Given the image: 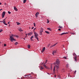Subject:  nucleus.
<instances>
[{"mask_svg": "<svg viewBox=\"0 0 79 79\" xmlns=\"http://www.w3.org/2000/svg\"><path fill=\"white\" fill-rule=\"evenodd\" d=\"M13 37H17V38H18V37H19V36L18 35L12 34L10 36V41H11V42H13V41H16V40Z\"/></svg>", "mask_w": 79, "mask_h": 79, "instance_id": "f257e3e1", "label": "nucleus"}, {"mask_svg": "<svg viewBox=\"0 0 79 79\" xmlns=\"http://www.w3.org/2000/svg\"><path fill=\"white\" fill-rule=\"evenodd\" d=\"M34 33L35 34V37L37 39V40L39 41V38H38V34L35 31H34Z\"/></svg>", "mask_w": 79, "mask_h": 79, "instance_id": "f03ea898", "label": "nucleus"}, {"mask_svg": "<svg viewBox=\"0 0 79 79\" xmlns=\"http://www.w3.org/2000/svg\"><path fill=\"white\" fill-rule=\"evenodd\" d=\"M43 31H44V29H43V28H40V33L41 35H42V32H43Z\"/></svg>", "mask_w": 79, "mask_h": 79, "instance_id": "7ed1b4c3", "label": "nucleus"}, {"mask_svg": "<svg viewBox=\"0 0 79 79\" xmlns=\"http://www.w3.org/2000/svg\"><path fill=\"white\" fill-rule=\"evenodd\" d=\"M55 68H56L57 69H58L59 68V66L57 65H56L54 66L53 69L54 73H55Z\"/></svg>", "mask_w": 79, "mask_h": 79, "instance_id": "20e7f679", "label": "nucleus"}, {"mask_svg": "<svg viewBox=\"0 0 79 79\" xmlns=\"http://www.w3.org/2000/svg\"><path fill=\"white\" fill-rule=\"evenodd\" d=\"M56 64L57 65H59L60 64V60H59V59H57L56 61Z\"/></svg>", "mask_w": 79, "mask_h": 79, "instance_id": "39448f33", "label": "nucleus"}, {"mask_svg": "<svg viewBox=\"0 0 79 79\" xmlns=\"http://www.w3.org/2000/svg\"><path fill=\"white\" fill-rule=\"evenodd\" d=\"M5 13L6 12L5 11H4L2 12V17L3 18L5 16Z\"/></svg>", "mask_w": 79, "mask_h": 79, "instance_id": "423d86ee", "label": "nucleus"}, {"mask_svg": "<svg viewBox=\"0 0 79 79\" xmlns=\"http://www.w3.org/2000/svg\"><path fill=\"white\" fill-rule=\"evenodd\" d=\"M14 10L16 11H18V10L17 9V8H16V6H14Z\"/></svg>", "mask_w": 79, "mask_h": 79, "instance_id": "0eeeda50", "label": "nucleus"}, {"mask_svg": "<svg viewBox=\"0 0 79 79\" xmlns=\"http://www.w3.org/2000/svg\"><path fill=\"white\" fill-rule=\"evenodd\" d=\"M56 51H52V55H56Z\"/></svg>", "mask_w": 79, "mask_h": 79, "instance_id": "6e6552de", "label": "nucleus"}, {"mask_svg": "<svg viewBox=\"0 0 79 79\" xmlns=\"http://www.w3.org/2000/svg\"><path fill=\"white\" fill-rule=\"evenodd\" d=\"M3 24H5V25H6V26H7V25H8L6 23L5 20H3Z\"/></svg>", "mask_w": 79, "mask_h": 79, "instance_id": "1a4fd4ad", "label": "nucleus"}, {"mask_svg": "<svg viewBox=\"0 0 79 79\" xmlns=\"http://www.w3.org/2000/svg\"><path fill=\"white\" fill-rule=\"evenodd\" d=\"M27 34L28 36L31 35L32 34V32H31L28 33Z\"/></svg>", "mask_w": 79, "mask_h": 79, "instance_id": "9d476101", "label": "nucleus"}, {"mask_svg": "<svg viewBox=\"0 0 79 79\" xmlns=\"http://www.w3.org/2000/svg\"><path fill=\"white\" fill-rule=\"evenodd\" d=\"M68 34V32H66V33H61V34H60L61 35H64V34Z\"/></svg>", "mask_w": 79, "mask_h": 79, "instance_id": "9b49d317", "label": "nucleus"}, {"mask_svg": "<svg viewBox=\"0 0 79 79\" xmlns=\"http://www.w3.org/2000/svg\"><path fill=\"white\" fill-rule=\"evenodd\" d=\"M43 66H44V67H45V68H46V69H48V67L46 66V65L45 64L43 65Z\"/></svg>", "mask_w": 79, "mask_h": 79, "instance_id": "f8f14e48", "label": "nucleus"}, {"mask_svg": "<svg viewBox=\"0 0 79 79\" xmlns=\"http://www.w3.org/2000/svg\"><path fill=\"white\" fill-rule=\"evenodd\" d=\"M74 59H75V61H77V56L74 57Z\"/></svg>", "mask_w": 79, "mask_h": 79, "instance_id": "ddd939ff", "label": "nucleus"}, {"mask_svg": "<svg viewBox=\"0 0 79 79\" xmlns=\"http://www.w3.org/2000/svg\"><path fill=\"white\" fill-rule=\"evenodd\" d=\"M47 30L50 31H52V29H50V28H48Z\"/></svg>", "mask_w": 79, "mask_h": 79, "instance_id": "4468645a", "label": "nucleus"}, {"mask_svg": "<svg viewBox=\"0 0 79 79\" xmlns=\"http://www.w3.org/2000/svg\"><path fill=\"white\" fill-rule=\"evenodd\" d=\"M73 56H74L75 57H76V56H77L76 54V53H74L73 54Z\"/></svg>", "mask_w": 79, "mask_h": 79, "instance_id": "2eb2a0df", "label": "nucleus"}, {"mask_svg": "<svg viewBox=\"0 0 79 79\" xmlns=\"http://www.w3.org/2000/svg\"><path fill=\"white\" fill-rule=\"evenodd\" d=\"M32 38H34V36H32L31 37L30 39L31 40H32Z\"/></svg>", "mask_w": 79, "mask_h": 79, "instance_id": "dca6fc26", "label": "nucleus"}, {"mask_svg": "<svg viewBox=\"0 0 79 79\" xmlns=\"http://www.w3.org/2000/svg\"><path fill=\"white\" fill-rule=\"evenodd\" d=\"M45 32H46V34H50V32H48V31H45Z\"/></svg>", "mask_w": 79, "mask_h": 79, "instance_id": "f3484780", "label": "nucleus"}, {"mask_svg": "<svg viewBox=\"0 0 79 79\" xmlns=\"http://www.w3.org/2000/svg\"><path fill=\"white\" fill-rule=\"evenodd\" d=\"M35 15H39V13L38 12H37L36 13V14H35Z\"/></svg>", "mask_w": 79, "mask_h": 79, "instance_id": "a211bd4d", "label": "nucleus"}, {"mask_svg": "<svg viewBox=\"0 0 79 79\" xmlns=\"http://www.w3.org/2000/svg\"><path fill=\"white\" fill-rule=\"evenodd\" d=\"M58 43H56L54 45H53L52 46V47H54V46H55V45H56Z\"/></svg>", "mask_w": 79, "mask_h": 79, "instance_id": "6ab92c4d", "label": "nucleus"}, {"mask_svg": "<svg viewBox=\"0 0 79 79\" xmlns=\"http://www.w3.org/2000/svg\"><path fill=\"white\" fill-rule=\"evenodd\" d=\"M16 23L17 24V25H19V24H20V23L19 22H17Z\"/></svg>", "mask_w": 79, "mask_h": 79, "instance_id": "aec40b11", "label": "nucleus"}, {"mask_svg": "<svg viewBox=\"0 0 79 79\" xmlns=\"http://www.w3.org/2000/svg\"><path fill=\"white\" fill-rule=\"evenodd\" d=\"M27 0H23V3H25L26 2V1Z\"/></svg>", "mask_w": 79, "mask_h": 79, "instance_id": "412c9836", "label": "nucleus"}, {"mask_svg": "<svg viewBox=\"0 0 79 79\" xmlns=\"http://www.w3.org/2000/svg\"><path fill=\"white\" fill-rule=\"evenodd\" d=\"M30 46H30V45L28 44V48H30Z\"/></svg>", "mask_w": 79, "mask_h": 79, "instance_id": "4be33fe9", "label": "nucleus"}, {"mask_svg": "<svg viewBox=\"0 0 79 79\" xmlns=\"http://www.w3.org/2000/svg\"><path fill=\"white\" fill-rule=\"evenodd\" d=\"M47 23H50V21H49V20H48V19H47Z\"/></svg>", "mask_w": 79, "mask_h": 79, "instance_id": "5701e85b", "label": "nucleus"}, {"mask_svg": "<svg viewBox=\"0 0 79 79\" xmlns=\"http://www.w3.org/2000/svg\"><path fill=\"white\" fill-rule=\"evenodd\" d=\"M40 68L41 69H44V67H43L41 66Z\"/></svg>", "mask_w": 79, "mask_h": 79, "instance_id": "b1692460", "label": "nucleus"}, {"mask_svg": "<svg viewBox=\"0 0 79 79\" xmlns=\"http://www.w3.org/2000/svg\"><path fill=\"white\" fill-rule=\"evenodd\" d=\"M15 45H17V44H18V43L16 42V43H15Z\"/></svg>", "mask_w": 79, "mask_h": 79, "instance_id": "393cba45", "label": "nucleus"}, {"mask_svg": "<svg viewBox=\"0 0 79 79\" xmlns=\"http://www.w3.org/2000/svg\"><path fill=\"white\" fill-rule=\"evenodd\" d=\"M66 67H67V68H69V66L68 64H67V65H66Z\"/></svg>", "mask_w": 79, "mask_h": 79, "instance_id": "a878e982", "label": "nucleus"}, {"mask_svg": "<svg viewBox=\"0 0 79 79\" xmlns=\"http://www.w3.org/2000/svg\"><path fill=\"white\" fill-rule=\"evenodd\" d=\"M45 50V48H44L43 49V50L44 51V50Z\"/></svg>", "mask_w": 79, "mask_h": 79, "instance_id": "bb28decb", "label": "nucleus"}, {"mask_svg": "<svg viewBox=\"0 0 79 79\" xmlns=\"http://www.w3.org/2000/svg\"><path fill=\"white\" fill-rule=\"evenodd\" d=\"M8 13H9V14H11V12H10L9 11H8Z\"/></svg>", "mask_w": 79, "mask_h": 79, "instance_id": "cd10ccee", "label": "nucleus"}, {"mask_svg": "<svg viewBox=\"0 0 79 79\" xmlns=\"http://www.w3.org/2000/svg\"><path fill=\"white\" fill-rule=\"evenodd\" d=\"M21 79H24V77H22L21 78Z\"/></svg>", "mask_w": 79, "mask_h": 79, "instance_id": "c85d7f7f", "label": "nucleus"}, {"mask_svg": "<svg viewBox=\"0 0 79 79\" xmlns=\"http://www.w3.org/2000/svg\"><path fill=\"white\" fill-rule=\"evenodd\" d=\"M19 31L20 32H21V31H23V30H21V29H19Z\"/></svg>", "mask_w": 79, "mask_h": 79, "instance_id": "c756f323", "label": "nucleus"}, {"mask_svg": "<svg viewBox=\"0 0 79 79\" xmlns=\"http://www.w3.org/2000/svg\"><path fill=\"white\" fill-rule=\"evenodd\" d=\"M3 31V30L2 29L0 30V32H2Z\"/></svg>", "mask_w": 79, "mask_h": 79, "instance_id": "7c9ffc66", "label": "nucleus"}, {"mask_svg": "<svg viewBox=\"0 0 79 79\" xmlns=\"http://www.w3.org/2000/svg\"><path fill=\"white\" fill-rule=\"evenodd\" d=\"M33 24H34V26H35V23H34Z\"/></svg>", "mask_w": 79, "mask_h": 79, "instance_id": "2f4dec72", "label": "nucleus"}, {"mask_svg": "<svg viewBox=\"0 0 79 79\" xmlns=\"http://www.w3.org/2000/svg\"><path fill=\"white\" fill-rule=\"evenodd\" d=\"M50 44H49L48 45V47H49V46H50Z\"/></svg>", "mask_w": 79, "mask_h": 79, "instance_id": "473e14b6", "label": "nucleus"}, {"mask_svg": "<svg viewBox=\"0 0 79 79\" xmlns=\"http://www.w3.org/2000/svg\"><path fill=\"white\" fill-rule=\"evenodd\" d=\"M35 15V16L36 18H37V16H38L37 15Z\"/></svg>", "mask_w": 79, "mask_h": 79, "instance_id": "72a5a7b5", "label": "nucleus"}, {"mask_svg": "<svg viewBox=\"0 0 79 79\" xmlns=\"http://www.w3.org/2000/svg\"><path fill=\"white\" fill-rule=\"evenodd\" d=\"M4 46L5 47L6 46V44H4Z\"/></svg>", "mask_w": 79, "mask_h": 79, "instance_id": "f704fd0d", "label": "nucleus"}, {"mask_svg": "<svg viewBox=\"0 0 79 79\" xmlns=\"http://www.w3.org/2000/svg\"><path fill=\"white\" fill-rule=\"evenodd\" d=\"M71 34H72L73 35H74V33H72Z\"/></svg>", "mask_w": 79, "mask_h": 79, "instance_id": "c9c22d12", "label": "nucleus"}, {"mask_svg": "<svg viewBox=\"0 0 79 79\" xmlns=\"http://www.w3.org/2000/svg\"><path fill=\"white\" fill-rule=\"evenodd\" d=\"M64 59H66V57H64Z\"/></svg>", "mask_w": 79, "mask_h": 79, "instance_id": "e433bc0d", "label": "nucleus"}, {"mask_svg": "<svg viewBox=\"0 0 79 79\" xmlns=\"http://www.w3.org/2000/svg\"><path fill=\"white\" fill-rule=\"evenodd\" d=\"M44 50H42V51H41V52H42V53H43V52H44Z\"/></svg>", "mask_w": 79, "mask_h": 79, "instance_id": "4c0bfd02", "label": "nucleus"}, {"mask_svg": "<svg viewBox=\"0 0 79 79\" xmlns=\"http://www.w3.org/2000/svg\"><path fill=\"white\" fill-rule=\"evenodd\" d=\"M59 27H60V28H62V27L59 26Z\"/></svg>", "mask_w": 79, "mask_h": 79, "instance_id": "58836bf2", "label": "nucleus"}, {"mask_svg": "<svg viewBox=\"0 0 79 79\" xmlns=\"http://www.w3.org/2000/svg\"><path fill=\"white\" fill-rule=\"evenodd\" d=\"M34 27H32L31 28V29H34Z\"/></svg>", "mask_w": 79, "mask_h": 79, "instance_id": "ea45409f", "label": "nucleus"}, {"mask_svg": "<svg viewBox=\"0 0 79 79\" xmlns=\"http://www.w3.org/2000/svg\"><path fill=\"white\" fill-rule=\"evenodd\" d=\"M26 36H25V37H27V34H26Z\"/></svg>", "mask_w": 79, "mask_h": 79, "instance_id": "a19ab883", "label": "nucleus"}, {"mask_svg": "<svg viewBox=\"0 0 79 79\" xmlns=\"http://www.w3.org/2000/svg\"><path fill=\"white\" fill-rule=\"evenodd\" d=\"M7 23H8V24H10V22H8Z\"/></svg>", "mask_w": 79, "mask_h": 79, "instance_id": "79ce46f5", "label": "nucleus"}, {"mask_svg": "<svg viewBox=\"0 0 79 79\" xmlns=\"http://www.w3.org/2000/svg\"><path fill=\"white\" fill-rule=\"evenodd\" d=\"M35 29H36V28H34V31H35Z\"/></svg>", "mask_w": 79, "mask_h": 79, "instance_id": "37998d69", "label": "nucleus"}, {"mask_svg": "<svg viewBox=\"0 0 79 79\" xmlns=\"http://www.w3.org/2000/svg\"><path fill=\"white\" fill-rule=\"evenodd\" d=\"M58 31H61V29H58Z\"/></svg>", "mask_w": 79, "mask_h": 79, "instance_id": "c03bdc74", "label": "nucleus"}, {"mask_svg": "<svg viewBox=\"0 0 79 79\" xmlns=\"http://www.w3.org/2000/svg\"><path fill=\"white\" fill-rule=\"evenodd\" d=\"M51 69H52V66H51Z\"/></svg>", "mask_w": 79, "mask_h": 79, "instance_id": "a18cd8bd", "label": "nucleus"}, {"mask_svg": "<svg viewBox=\"0 0 79 79\" xmlns=\"http://www.w3.org/2000/svg\"><path fill=\"white\" fill-rule=\"evenodd\" d=\"M0 22H1V23H3V21H0Z\"/></svg>", "mask_w": 79, "mask_h": 79, "instance_id": "49530a36", "label": "nucleus"}, {"mask_svg": "<svg viewBox=\"0 0 79 79\" xmlns=\"http://www.w3.org/2000/svg\"><path fill=\"white\" fill-rule=\"evenodd\" d=\"M55 77H56V75H55L54 76Z\"/></svg>", "mask_w": 79, "mask_h": 79, "instance_id": "de8ad7c7", "label": "nucleus"}, {"mask_svg": "<svg viewBox=\"0 0 79 79\" xmlns=\"http://www.w3.org/2000/svg\"><path fill=\"white\" fill-rule=\"evenodd\" d=\"M2 5V3L1 2H0V5Z\"/></svg>", "mask_w": 79, "mask_h": 79, "instance_id": "09e8293b", "label": "nucleus"}, {"mask_svg": "<svg viewBox=\"0 0 79 79\" xmlns=\"http://www.w3.org/2000/svg\"><path fill=\"white\" fill-rule=\"evenodd\" d=\"M1 10H2V9H0V11H1Z\"/></svg>", "mask_w": 79, "mask_h": 79, "instance_id": "8fccbe9b", "label": "nucleus"}, {"mask_svg": "<svg viewBox=\"0 0 79 79\" xmlns=\"http://www.w3.org/2000/svg\"><path fill=\"white\" fill-rule=\"evenodd\" d=\"M29 76V75H25L24 76Z\"/></svg>", "mask_w": 79, "mask_h": 79, "instance_id": "3c124183", "label": "nucleus"}, {"mask_svg": "<svg viewBox=\"0 0 79 79\" xmlns=\"http://www.w3.org/2000/svg\"><path fill=\"white\" fill-rule=\"evenodd\" d=\"M48 74H50V73H48Z\"/></svg>", "mask_w": 79, "mask_h": 79, "instance_id": "603ef678", "label": "nucleus"}, {"mask_svg": "<svg viewBox=\"0 0 79 79\" xmlns=\"http://www.w3.org/2000/svg\"><path fill=\"white\" fill-rule=\"evenodd\" d=\"M75 73H76V70L75 71Z\"/></svg>", "mask_w": 79, "mask_h": 79, "instance_id": "864d4df0", "label": "nucleus"}, {"mask_svg": "<svg viewBox=\"0 0 79 79\" xmlns=\"http://www.w3.org/2000/svg\"><path fill=\"white\" fill-rule=\"evenodd\" d=\"M23 39L25 40V38H24Z\"/></svg>", "mask_w": 79, "mask_h": 79, "instance_id": "5fc2aeb1", "label": "nucleus"}, {"mask_svg": "<svg viewBox=\"0 0 79 79\" xmlns=\"http://www.w3.org/2000/svg\"><path fill=\"white\" fill-rule=\"evenodd\" d=\"M5 19L4 20V21H5Z\"/></svg>", "mask_w": 79, "mask_h": 79, "instance_id": "6e6d98bb", "label": "nucleus"}, {"mask_svg": "<svg viewBox=\"0 0 79 79\" xmlns=\"http://www.w3.org/2000/svg\"><path fill=\"white\" fill-rule=\"evenodd\" d=\"M29 75H30V76H31V74H30Z\"/></svg>", "mask_w": 79, "mask_h": 79, "instance_id": "4d7b16f0", "label": "nucleus"}, {"mask_svg": "<svg viewBox=\"0 0 79 79\" xmlns=\"http://www.w3.org/2000/svg\"><path fill=\"white\" fill-rule=\"evenodd\" d=\"M47 60H46V62H47Z\"/></svg>", "mask_w": 79, "mask_h": 79, "instance_id": "13d9d810", "label": "nucleus"}, {"mask_svg": "<svg viewBox=\"0 0 79 79\" xmlns=\"http://www.w3.org/2000/svg\"><path fill=\"white\" fill-rule=\"evenodd\" d=\"M46 63V62L45 63V64Z\"/></svg>", "mask_w": 79, "mask_h": 79, "instance_id": "bf43d9fd", "label": "nucleus"}]
</instances>
